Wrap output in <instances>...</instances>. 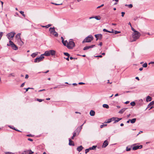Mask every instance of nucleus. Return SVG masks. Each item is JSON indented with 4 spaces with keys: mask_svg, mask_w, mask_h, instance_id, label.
Segmentation results:
<instances>
[{
    "mask_svg": "<svg viewBox=\"0 0 154 154\" xmlns=\"http://www.w3.org/2000/svg\"><path fill=\"white\" fill-rule=\"evenodd\" d=\"M75 44L73 42V39H70L69 40L66 47L69 49H72L75 46Z\"/></svg>",
    "mask_w": 154,
    "mask_h": 154,
    "instance_id": "obj_1",
    "label": "nucleus"
},
{
    "mask_svg": "<svg viewBox=\"0 0 154 154\" xmlns=\"http://www.w3.org/2000/svg\"><path fill=\"white\" fill-rule=\"evenodd\" d=\"M140 35V34L138 32H135L133 33L132 34V36L133 39L131 42L136 41L137 39H138L139 38Z\"/></svg>",
    "mask_w": 154,
    "mask_h": 154,
    "instance_id": "obj_2",
    "label": "nucleus"
},
{
    "mask_svg": "<svg viewBox=\"0 0 154 154\" xmlns=\"http://www.w3.org/2000/svg\"><path fill=\"white\" fill-rule=\"evenodd\" d=\"M94 39L93 36L91 35H89L86 37L83 41L82 43L85 42H90Z\"/></svg>",
    "mask_w": 154,
    "mask_h": 154,
    "instance_id": "obj_3",
    "label": "nucleus"
},
{
    "mask_svg": "<svg viewBox=\"0 0 154 154\" xmlns=\"http://www.w3.org/2000/svg\"><path fill=\"white\" fill-rule=\"evenodd\" d=\"M9 43L7 45L8 46H11L12 49L14 50H17L18 49L17 46L11 40H9Z\"/></svg>",
    "mask_w": 154,
    "mask_h": 154,
    "instance_id": "obj_4",
    "label": "nucleus"
},
{
    "mask_svg": "<svg viewBox=\"0 0 154 154\" xmlns=\"http://www.w3.org/2000/svg\"><path fill=\"white\" fill-rule=\"evenodd\" d=\"M15 34V33L14 32H12L7 34L6 36L8 38L11 40L13 38Z\"/></svg>",
    "mask_w": 154,
    "mask_h": 154,
    "instance_id": "obj_5",
    "label": "nucleus"
},
{
    "mask_svg": "<svg viewBox=\"0 0 154 154\" xmlns=\"http://www.w3.org/2000/svg\"><path fill=\"white\" fill-rule=\"evenodd\" d=\"M21 35V33H19L16 35L15 36V37L18 40V42H20V45H23L24 44L23 42L22 41L20 37V35Z\"/></svg>",
    "mask_w": 154,
    "mask_h": 154,
    "instance_id": "obj_6",
    "label": "nucleus"
},
{
    "mask_svg": "<svg viewBox=\"0 0 154 154\" xmlns=\"http://www.w3.org/2000/svg\"><path fill=\"white\" fill-rule=\"evenodd\" d=\"M45 57L42 55L38 57H37L34 60V62L38 63L42 61Z\"/></svg>",
    "mask_w": 154,
    "mask_h": 154,
    "instance_id": "obj_7",
    "label": "nucleus"
},
{
    "mask_svg": "<svg viewBox=\"0 0 154 154\" xmlns=\"http://www.w3.org/2000/svg\"><path fill=\"white\" fill-rule=\"evenodd\" d=\"M116 117H112L111 118L108 119L107 121H106L105 123H108L111 122L115 120L116 119Z\"/></svg>",
    "mask_w": 154,
    "mask_h": 154,
    "instance_id": "obj_8",
    "label": "nucleus"
},
{
    "mask_svg": "<svg viewBox=\"0 0 154 154\" xmlns=\"http://www.w3.org/2000/svg\"><path fill=\"white\" fill-rule=\"evenodd\" d=\"M96 38H97L96 40H97L98 39H101L102 38V35L101 34H95L94 35Z\"/></svg>",
    "mask_w": 154,
    "mask_h": 154,
    "instance_id": "obj_9",
    "label": "nucleus"
},
{
    "mask_svg": "<svg viewBox=\"0 0 154 154\" xmlns=\"http://www.w3.org/2000/svg\"><path fill=\"white\" fill-rule=\"evenodd\" d=\"M143 146L142 145L140 146H135L133 148V149L134 150H136L138 149H140L142 148Z\"/></svg>",
    "mask_w": 154,
    "mask_h": 154,
    "instance_id": "obj_10",
    "label": "nucleus"
},
{
    "mask_svg": "<svg viewBox=\"0 0 154 154\" xmlns=\"http://www.w3.org/2000/svg\"><path fill=\"white\" fill-rule=\"evenodd\" d=\"M108 144V142L106 140H105L103 143V145L102 146V147L103 148H105L106 147Z\"/></svg>",
    "mask_w": 154,
    "mask_h": 154,
    "instance_id": "obj_11",
    "label": "nucleus"
},
{
    "mask_svg": "<svg viewBox=\"0 0 154 154\" xmlns=\"http://www.w3.org/2000/svg\"><path fill=\"white\" fill-rule=\"evenodd\" d=\"M50 51H45V53L42 54V56H50Z\"/></svg>",
    "mask_w": 154,
    "mask_h": 154,
    "instance_id": "obj_12",
    "label": "nucleus"
},
{
    "mask_svg": "<svg viewBox=\"0 0 154 154\" xmlns=\"http://www.w3.org/2000/svg\"><path fill=\"white\" fill-rule=\"evenodd\" d=\"M84 124H83L81 126H80V127H79L77 128L76 129V132H77L78 131H78V134H79V132L81 131V129H82V126Z\"/></svg>",
    "mask_w": 154,
    "mask_h": 154,
    "instance_id": "obj_13",
    "label": "nucleus"
},
{
    "mask_svg": "<svg viewBox=\"0 0 154 154\" xmlns=\"http://www.w3.org/2000/svg\"><path fill=\"white\" fill-rule=\"evenodd\" d=\"M127 109V108H123L119 111V113L120 114H122Z\"/></svg>",
    "mask_w": 154,
    "mask_h": 154,
    "instance_id": "obj_14",
    "label": "nucleus"
},
{
    "mask_svg": "<svg viewBox=\"0 0 154 154\" xmlns=\"http://www.w3.org/2000/svg\"><path fill=\"white\" fill-rule=\"evenodd\" d=\"M49 31L51 33H53L55 31V28L54 27L53 28L51 27L49 29Z\"/></svg>",
    "mask_w": 154,
    "mask_h": 154,
    "instance_id": "obj_15",
    "label": "nucleus"
},
{
    "mask_svg": "<svg viewBox=\"0 0 154 154\" xmlns=\"http://www.w3.org/2000/svg\"><path fill=\"white\" fill-rule=\"evenodd\" d=\"M50 55H51L52 56L54 55L55 54V51L53 50H51L49 51Z\"/></svg>",
    "mask_w": 154,
    "mask_h": 154,
    "instance_id": "obj_16",
    "label": "nucleus"
},
{
    "mask_svg": "<svg viewBox=\"0 0 154 154\" xmlns=\"http://www.w3.org/2000/svg\"><path fill=\"white\" fill-rule=\"evenodd\" d=\"M83 148V147L82 146H80L77 148V150L79 152H80L82 150Z\"/></svg>",
    "mask_w": 154,
    "mask_h": 154,
    "instance_id": "obj_17",
    "label": "nucleus"
},
{
    "mask_svg": "<svg viewBox=\"0 0 154 154\" xmlns=\"http://www.w3.org/2000/svg\"><path fill=\"white\" fill-rule=\"evenodd\" d=\"M95 18L97 20H99L100 19V16H96L94 17H89V19H91L92 18Z\"/></svg>",
    "mask_w": 154,
    "mask_h": 154,
    "instance_id": "obj_18",
    "label": "nucleus"
},
{
    "mask_svg": "<svg viewBox=\"0 0 154 154\" xmlns=\"http://www.w3.org/2000/svg\"><path fill=\"white\" fill-rule=\"evenodd\" d=\"M69 145L70 146H74V144L73 141L71 139H69Z\"/></svg>",
    "mask_w": 154,
    "mask_h": 154,
    "instance_id": "obj_19",
    "label": "nucleus"
},
{
    "mask_svg": "<svg viewBox=\"0 0 154 154\" xmlns=\"http://www.w3.org/2000/svg\"><path fill=\"white\" fill-rule=\"evenodd\" d=\"M152 98L151 97L149 96H148L146 97V102H148L149 101H150L152 100Z\"/></svg>",
    "mask_w": 154,
    "mask_h": 154,
    "instance_id": "obj_20",
    "label": "nucleus"
},
{
    "mask_svg": "<svg viewBox=\"0 0 154 154\" xmlns=\"http://www.w3.org/2000/svg\"><path fill=\"white\" fill-rule=\"evenodd\" d=\"M95 112L93 110H91L90 112V114L91 116H94L95 115Z\"/></svg>",
    "mask_w": 154,
    "mask_h": 154,
    "instance_id": "obj_21",
    "label": "nucleus"
},
{
    "mask_svg": "<svg viewBox=\"0 0 154 154\" xmlns=\"http://www.w3.org/2000/svg\"><path fill=\"white\" fill-rule=\"evenodd\" d=\"M38 52H35V53H32L31 55V56L32 57H35V56H36L38 55Z\"/></svg>",
    "mask_w": 154,
    "mask_h": 154,
    "instance_id": "obj_22",
    "label": "nucleus"
},
{
    "mask_svg": "<svg viewBox=\"0 0 154 154\" xmlns=\"http://www.w3.org/2000/svg\"><path fill=\"white\" fill-rule=\"evenodd\" d=\"M116 119H117L116 120H114L115 121L113 123L114 124L116 123L119 122L120 120H121L122 119V118H116Z\"/></svg>",
    "mask_w": 154,
    "mask_h": 154,
    "instance_id": "obj_23",
    "label": "nucleus"
},
{
    "mask_svg": "<svg viewBox=\"0 0 154 154\" xmlns=\"http://www.w3.org/2000/svg\"><path fill=\"white\" fill-rule=\"evenodd\" d=\"M131 123H134L136 121V118H134L133 119H130Z\"/></svg>",
    "mask_w": 154,
    "mask_h": 154,
    "instance_id": "obj_24",
    "label": "nucleus"
},
{
    "mask_svg": "<svg viewBox=\"0 0 154 154\" xmlns=\"http://www.w3.org/2000/svg\"><path fill=\"white\" fill-rule=\"evenodd\" d=\"M97 146H93L92 147H90L89 148L90 150H94L96 148Z\"/></svg>",
    "mask_w": 154,
    "mask_h": 154,
    "instance_id": "obj_25",
    "label": "nucleus"
},
{
    "mask_svg": "<svg viewBox=\"0 0 154 154\" xmlns=\"http://www.w3.org/2000/svg\"><path fill=\"white\" fill-rule=\"evenodd\" d=\"M103 107L104 108H106V109H108L109 108V106H108V105L107 104H103Z\"/></svg>",
    "mask_w": 154,
    "mask_h": 154,
    "instance_id": "obj_26",
    "label": "nucleus"
},
{
    "mask_svg": "<svg viewBox=\"0 0 154 154\" xmlns=\"http://www.w3.org/2000/svg\"><path fill=\"white\" fill-rule=\"evenodd\" d=\"M51 34L54 35L55 36L57 37L58 36V33L55 31V32H54L53 33Z\"/></svg>",
    "mask_w": 154,
    "mask_h": 154,
    "instance_id": "obj_27",
    "label": "nucleus"
},
{
    "mask_svg": "<svg viewBox=\"0 0 154 154\" xmlns=\"http://www.w3.org/2000/svg\"><path fill=\"white\" fill-rule=\"evenodd\" d=\"M89 48H89V46H86L85 47H84V48H83V50L85 51V50H87Z\"/></svg>",
    "mask_w": 154,
    "mask_h": 154,
    "instance_id": "obj_28",
    "label": "nucleus"
},
{
    "mask_svg": "<svg viewBox=\"0 0 154 154\" xmlns=\"http://www.w3.org/2000/svg\"><path fill=\"white\" fill-rule=\"evenodd\" d=\"M130 104L131 106H134L135 105V103L134 101L132 102Z\"/></svg>",
    "mask_w": 154,
    "mask_h": 154,
    "instance_id": "obj_29",
    "label": "nucleus"
},
{
    "mask_svg": "<svg viewBox=\"0 0 154 154\" xmlns=\"http://www.w3.org/2000/svg\"><path fill=\"white\" fill-rule=\"evenodd\" d=\"M20 13L24 17H25V15L24 14V12L22 11H20Z\"/></svg>",
    "mask_w": 154,
    "mask_h": 154,
    "instance_id": "obj_30",
    "label": "nucleus"
},
{
    "mask_svg": "<svg viewBox=\"0 0 154 154\" xmlns=\"http://www.w3.org/2000/svg\"><path fill=\"white\" fill-rule=\"evenodd\" d=\"M131 27V30L134 32V33L135 32H138V31L136 30L133 27H132V26Z\"/></svg>",
    "mask_w": 154,
    "mask_h": 154,
    "instance_id": "obj_31",
    "label": "nucleus"
},
{
    "mask_svg": "<svg viewBox=\"0 0 154 154\" xmlns=\"http://www.w3.org/2000/svg\"><path fill=\"white\" fill-rule=\"evenodd\" d=\"M154 104V101H152L151 102L149 103V105L150 106H152Z\"/></svg>",
    "mask_w": 154,
    "mask_h": 154,
    "instance_id": "obj_32",
    "label": "nucleus"
},
{
    "mask_svg": "<svg viewBox=\"0 0 154 154\" xmlns=\"http://www.w3.org/2000/svg\"><path fill=\"white\" fill-rule=\"evenodd\" d=\"M64 55L68 57H69L70 56V54L68 53L67 52L64 53Z\"/></svg>",
    "mask_w": 154,
    "mask_h": 154,
    "instance_id": "obj_33",
    "label": "nucleus"
},
{
    "mask_svg": "<svg viewBox=\"0 0 154 154\" xmlns=\"http://www.w3.org/2000/svg\"><path fill=\"white\" fill-rule=\"evenodd\" d=\"M28 150L24 151L23 152V153H22V154H28Z\"/></svg>",
    "mask_w": 154,
    "mask_h": 154,
    "instance_id": "obj_34",
    "label": "nucleus"
},
{
    "mask_svg": "<svg viewBox=\"0 0 154 154\" xmlns=\"http://www.w3.org/2000/svg\"><path fill=\"white\" fill-rule=\"evenodd\" d=\"M28 154H32V153H33V152H32L31 150H28Z\"/></svg>",
    "mask_w": 154,
    "mask_h": 154,
    "instance_id": "obj_35",
    "label": "nucleus"
},
{
    "mask_svg": "<svg viewBox=\"0 0 154 154\" xmlns=\"http://www.w3.org/2000/svg\"><path fill=\"white\" fill-rule=\"evenodd\" d=\"M143 67H146L147 66V64L146 63H145L143 65Z\"/></svg>",
    "mask_w": 154,
    "mask_h": 154,
    "instance_id": "obj_36",
    "label": "nucleus"
},
{
    "mask_svg": "<svg viewBox=\"0 0 154 154\" xmlns=\"http://www.w3.org/2000/svg\"><path fill=\"white\" fill-rule=\"evenodd\" d=\"M146 34L148 35H150L149 33V32H148V33H144V32H142V35H143V36H145V34Z\"/></svg>",
    "mask_w": 154,
    "mask_h": 154,
    "instance_id": "obj_37",
    "label": "nucleus"
},
{
    "mask_svg": "<svg viewBox=\"0 0 154 154\" xmlns=\"http://www.w3.org/2000/svg\"><path fill=\"white\" fill-rule=\"evenodd\" d=\"M125 6H128V7L129 8H131L132 7H133V5H132L131 4H130V5H125Z\"/></svg>",
    "mask_w": 154,
    "mask_h": 154,
    "instance_id": "obj_38",
    "label": "nucleus"
},
{
    "mask_svg": "<svg viewBox=\"0 0 154 154\" xmlns=\"http://www.w3.org/2000/svg\"><path fill=\"white\" fill-rule=\"evenodd\" d=\"M44 100L43 99H37V100L39 101V102H41L42 101H43Z\"/></svg>",
    "mask_w": 154,
    "mask_h": 154,
    "instance_id": "obj_39",
    "label": "nucleus"
},
{
    "mask_svg": "<svg viewBox=\"0 0 154 154\" xmlns=\"http://www.w3.org/2000/svg\"><path fill=\"white\" fill-rule=\"evenodd\" d=\"M51 3L53 4H54V5H62V3H61V4H57V3Z\"/></svg>",
    "mask_w": 154,
    "mask_h": 154,
    "instance_id": "obj_40",
    "label": "nucleus"
},
{
    "mask_svg": "<svg viewBox=\"0 0 154 154\" xmlns=\"http://www.w3.org/2000/svg\"><path fill=\"white\" fill-rule=\"evenodd\" d=\"M103 31L104 32H110V31H108V30L106 29H104L103 30Z\"/></svg>",
    "mask_w": 154,
    "mask_h": 154,
    "instance_id": "obj_41",
    "label": "nucleus"
},
{
    "mask_svg": "<svg viewBox=\"0 0 154 154\" xmlns=\"http://www.w3.org/2000/svg\"><path fill=\"white\" fill-rule=\"evenodd\" d=\"M3 35V33L2 32H0V40H1L2 36Z\"/></svg>",
    "mask_w": 154,
    "mask_h": 154,
    "instance_id": "obj_42",
    "label": "nucleus"
},
{
    "mask_svg": "<svg viewBox=\"0 0 154 154\" xmlns=\"http://www.w3.org/2000/svg\"><path fill=\"white\" fill-rule=\"evenodd\" d=\"M90 150V149L89 148L86 149L85 150V153L86 154L88 152H89V151Z\"/></svg>",
    "mask_w": 154,
    "mask_h": 154,
    "instance_id": "obj_43",
    "label": "nucleus"
},
{
    "mask_svg": "<svg viewBox=\"0 0 154 154\" xmlns=\"http://www.w3.org/2000/svg\"><path fill=\"white\" fill-rule=\"evenodd\" d=\"M120 32H121L120 31H118L116 30L114 31V33L115 34H117L118 33H120Z\"/></svg>",
    "mask_w": 154,
    "mask_h": 154,
    "instance_id": "obj_44",
    "label": "nucleus"
},
{
    "mask_svg": "<svg viewBox=\"0 0 154 154\" xmlns=\"http://www.w3.org/2000/svg\"><path fill=\"white\" fill-rule=\"evenodd\" d=\"M51 26V24H48V25L45 26V28H48L50 26Z\"/></svg>",
    "mask_w": 154,
    "mask_h": 154,
    "instance_id": "obj_45",
    "label": "nucleus"
},
{
    "mask_svg": "<svg viewBox=\"0 0 154 154\" xmlns=\"http://www.w3.org/2000/svg\"><path fill=\"white\" fill-rule=\"evenodd\" d=\"M64 43L66 44V45L65 46H66L67 45V44L68 43V42L67 40H65V41H64Z\"/></svg>",
    "mask_w": 154,
    "mask_h": 154,
    "instance_id": "obj_46",
    "label": "nucleus"
},
{
    "mask_svg": "<svg viewBox=\"0 0 154 154\" xmlns=\"http://www.w3.org/2000/svg\"><path fill=\"white\" fill-rule=\"evenodd\" d=\"M11 76H14V73H10V74H9V76L10 77Z\"/></svg>",
    "mask_w": 154,
    "mask_h": 154,
    "instance_id": "obj_47",
    "label": "nucleus"
},
{
    "mask_svg": "<svg viewBox=\"0 0 154 154\" xmlns=\"http://www.w3.org/2000/svg\"><path fill=\"white\" fill-rule=\"evenodd\" d=\"M131 149L130 148H128V147H127L126 148V151H130Z\"/></svg>",
    "mask_w": 154,
    "mask_h": 154,
    "instance_id": "obj_48",
    "label": "nucleus"
},
{
    "mask_svg": "<svg viewBox=\"0 0 154 154\" xmlns=\"http://www.w3.org/2000/svg\"><path fill=\"white\" fill-rule=\"evenodd\" d=\"M33 89V88H25V89H26V92L28 91V90L29 89Z\"/></svg>",
    "mask_w": 154,
    "mask_h": 154,
    "instance_id": "obj_49",
    "label": "nucleus"
},
{
    "mask_svg": "<svg viewBox=\"0 0 154 154\" xmlns=\"http://www.w3.org/2000/svg\"><path fill=\"white\" fill-rule=\"evenodd\" d=\"M94 46H95V45H91L89 46V48H93L94 47Z\"/></svg>",
    "mask_w": 154,
    "mask_h": 154,
    "instance_id": "obj_50",
    "label": "nucleus"
},
{
    "mask_svg": "<svg viewBox=\"0 0 154 154\" xmlns=\"http://www.w3.org/2000/svg\"><path fill=\"white\" fill-rule=\"evenodd\" d=\"M5 154H14V153L11 152H7L5 153Z\"/></svg>",
    "mask_w": 154,
    "mask_h": 154,
    "instance_id": "obj_51",
    "label": "nucleus"
},
{
    "mask_svg": "<svg viewBox=\"0 0 154 154\" xmlns=\"http://www.w3.org/2000/svg\"><path fill=\"white\" fill-rule=\"evenodd\" d=\"M121 14H122V17H123L124 16V14H125V12H122Z\"/></svg>",
    "mask_w": 154,
    "mask_h": 154,
    "instance_id": "obj_52",
    "label": "nucleus"
},
{
    "mask_svg": "<svg viewBox=\"0 0 154 154\" xmlns=\"http://www.w3.org/2000/svg\"><path fill=\"white\" fill-rule=\"evenodd\" d=\"M103 6H104V4H102V5H100V6H99L97 7V8H100V7H103Z\"/></svg>",
    "mask_w": 154,
    "mask_h": 154,
    "instance_id": "obj_53",
    "label": "nucleus"
},
{
    "mask_svg": "<svg viewBox=\"0 0 154 154\" xmlns=\"http://www.w3.org/2000/svg\"><path fill=\"white\" fill-rule=\"evenodd\" d=\"M114 32V31L113 29H112L111 31H110V32H109V33H112Z\"/></svg>",
    "mask_w": 154,
    "mask_h": 154,
    "instance_id": "obj_54",
    "label": "nucleus"
},
{
    "mask_svg": "<svg viewBox=\"0 0 154 154\" xmlns=\"http://www.w3.org/2000/svg\"><path fill=\"white\" fill-rule=\"evenodd\" d=\"M64 39L62 40V43H63V45H66V44L65 43H64Z\"/></svg>",
    "mask_w": 154,
    "mask_h": 154,
    "instance_id": "obj_55",
    "label": "nucleus"
},
{
    "mask_svg": "<svg viewBox=\"0 0 154 154\" xmlns=\"http://www.w3.org/2000/svg\"><path fill=\"white\" fill-rule=\"evenodd\" d=\"M85 84V83H84L82 82H80L79 83V85H84Z\"/></svg>",
    "mask_w": 154,
    "mask_h": 154,
    "instance_id": "obj_56",
    "label": "nucleus"
},
{
    "mask_svg": "<svg viewBox=\"0 0 154 154\" xmlns=\"http://www.w3.org/2000/svg\"><path fill=\"white\" fill-rule=\"evenodd\" d=\"M28 140L31 141H33L32 139L30 138H28Z\"/></svg>",
    "mask_w": 154,
    "mask_h": 154,
    "instance_id": "obj_57",
    "label": "nucleus"
},
{
    "mask_svg": "<svg viewBox=\"0 0 154 154\" xmlns=\"http://www.w3.org/2000/svg\"><path fill=\"white\" fill-rule=\"evenodd\" d=\"M13 129L18 132H21L20 130L16 129L15 128H14Z\"/></svg>",
    "mask_w": 154,
    "mask_h": 154,
    "instance_id": "obj_58",
    "label": "nucleus"
},
{
    "mask_svg": "<svg viewBox=\"0 0 154 154\" xmlns=\"http://www.w3.org/2000/svg\"><path fill=\"white\" fill-rule=\"evenodd\" d=\"M76 135V133L75 132H74L73 133V137H75V136Z\"/></svg>",
    "mask_w": 154,
    "mask_h": 154,
    "instance_id": "obj_59",
    "label": "nucleus"
},
{
    "mask_svg": "<svg viewBox=\"0 0 154 154\" xmlns=\"http://www.w3.org/2000/svg\"><path fill=\"white\" fill-rule=\"evenodd\" d=\"M24 83H23L20 86V87H23L24 86Z\"/></svg>",
    "mask_w": 154,
    "mask_h": 154,
    "instance_id": "obj_60",
    "label": "nucleus"
},
{
    "mask_svg": "<svg viewBox=\"0 0 154 154\" xmlns=\"http://www.w3.org/2000/svg\"><path fill=\"white\" fill-rule=\"evenodd\" d=\"M29 77V75H28L27 74H26V76H25V78L26 79H28Z\"/></svg>",
    "mask_w": 154,
    "mask_h": 154,
    "instance_id": "obj_61",
    "label": "nucleus"
},
{
    "mask_svg": "<svg viewBox=\"0 0 154 154\" xmlns=\"http://www.w3.org/2000/svg\"><path fill=\"white\" fill-rule=\"evenodd\" d=\"M129 103V101H127L126 102H125V104H127L128 103Z\"/></svg>",
    "mask_w": 154,
    "mask_h": 154,
    "instance_id": "obj_62",
    "label": "nucleus"
},
{
    "mask_svg": "<svg viewBox=\"0 0 154 154\" xmlns=\"http://www.w3.org/2000/svg\"><path fill=\"white\" fill-rule=\"evenodd\" d=\"M69 57H67V58H66L65 59H66V60H67V61H69Z\"/></svg>",
    "mask_w": 154,
    "mask_h": 154,
    "instance_id": "obj_63",
    "label": "nucleus"
},
{
    "mask_svg": "<svg viewBox=\"0 0 154 154\" xmlns=\"http://www.w3.org/2000/svg\"><path fill=\"white\" fill-rule=\"evenodd\" d=\"M103 45V43L102 42H100V43H99V45L100 46H101Z\"/></svg>",
    "mask_w": 154,
    "mask_h": 154,
    "instance_id": "obj_64",
    "label": "nucleus"
}]
</instances>
